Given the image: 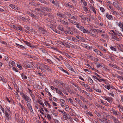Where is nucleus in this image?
I'll return each mask as SVG.
<instances>
[{"label":"nucleus","mask_w":123,"mask_h":123,"mask_svg":"<svg viewBox=\"0 0 123 123\" xmlns=\"http://www.w3.org/2000/svg\"><path fill=\"white\" fill-rule=\"evenodd\" d=\"M26 101L27 103L31 102V100L30 98L26 94L23 98Z\"/></svg>","instance_id":"1"},{"label":"nucleus","mask_w":123,"mask_h":123,"mask_svg":"<svg viewBox=\"0 0 123 123\" xmlns=\"http://www.w3.org/2000/svg\"><path fill=\"white\" fill-rule=\"evenodd\" d=\"M119 2L118 1H117L116 2H114L113 3V5L114 6L117 8L118 10H122L123 9V8L120 7L118 6Z\"/></svg>","instance_id":"2"},{"label":"nucleus","mask_w":123,"mask_h":123,"mask_svg":"<svg viewBox=\"0 0 123 123\" xmlns=\"http://www.w3.org/2000/svg\"><path fill=\"white\" fill-rule=\"evenodd\" d=\"M57 15L59 16L60 18L65 19L66 18V16L65 14L61 13L60 12H59L57 13Z\"/></svg>","instance_id":"3"},{"label":"nucleus","mask_w":123,"mask_h":123,"mask_svg":"<svg viewBox=\"0 0 123 123\" xmlns=\"http://www.w3.org/2000/svg\"><path fill=\"white\" fill-rule=\"evenodd\" d=\"M42 66L43 68H45L47 70L49 71H51V69L49 68V67L48 65L42 64Z\"/></svg>","instance_id":"4"},{"label":"nucleus","mask_w":123,"mask_h":123,"mask_svg":"<svg viewBox=\"0 0 123 123\" xmlns=\"http://www.w3.org/2000/svg\"><path fill=\"white\" fill-rule=\"evenodd\" d=\"M31 103V102H29V103H27V107L30 110V111L32 113L33 112V111L32 109V106L30 104V103Z\"/></svg>","instance_id":"5"},{"label":"nucleus","mask_w":123,"mask_h":123,"mask_svg":"<svg viewBox=\"0 0 123 123\" xmlns=\"http://www.w3.org/2000/svg\"><path fill=\"white\" fill-rule=\"evenodd\" d=\"M9 112H7L5 114L6 118V119L9 120L11 119V117L10 115L8 114V113Z\"/></svg>","instance_id":"6"},{"label":"nucleus","mask_w":123,"mask_h":123,"mask_svg":"<svg viewBox=\"0 0 123 123\" xmlns=\"http://www.w3.org/2000/svg\"><path fill=\"white\" fill-rule=\"evenodd\" d=\"M76 27L78 28L79 29L82 31H83L84 29V28L81 26L79 23L77 24Z\"/></svg>","instance_id":"7"},{"label":"nucleus","mask_w":123,"mask_h":123,"mask_svg":"<svg viewBox=\"0 0 123 123\" xmlns=\"http://www.w3.org/2000/svg\"><path fill=\"white\" fill-rule=\"evenodd\" d=\"M39 31L40 32H41L43 34H45V33L46 32V30L42 27L40 28V29Z\"/></svg>","instance_id":"8"},{"label":"nucleus","mask_w":123,"mask_h":123,"mask_svg":"<svg viewBox=\"0 0 123 123\" xmlns=\"http://www.w3.org/2000/svg\"><path fill=\"white\" fill-rule=\"evenodd\" d=\"M23 42L25 43L26 44V45L31 47V48H34L35 47L34 46L31 45V43L30 42L25 41H23Z\"/></svg>","instance_id":"9"},{"label":"nucleus","mask_w":123,"mask_h":123,"mask_svg":"<svg viewBox=\"0 0 123 123\" xmlns=\"http://www.w3.org/2000/svg\"><path fill=\"white\" fill-rule=\"evenodd\" d=\"M76 37L77 38V39H79L81 41L84 42H85V41L83 37H81L77 35L76 36Z\"/></svg>","instance_id":"10"},{"label":"nucleus","mask_w":123,"mask_h":123,"mask_svg":"<svg viewBox=\"0 0 123 123\" xmlns=\"http://www.w3.org/2000/svg\"><path fill=\"white\" fill-rule=\"evenodd\" d=\"M0 109L2 111L3 113H4V114H5L7 112H10V110L9 109H7L5 110L4 108H3V107L2 108H1Z\"/></svg>","instance_id":"11"},{"label":"nucleus","mask_w":123,"mask_h":123,"mask_svg":"<svg viewBox=\"0 0 123 123\" xmlns=\"http://www.w3.org/2000/svg\"><path fill=\"white\" fill-rule=\"evenodd\" d=\"M106 16L107 18L109 19L112 20V16L111 15H109L108 13H106Z\"/></svg>","instance_id":"12"},{"label":"nucleus","mask_w":123,"mask_h":123,"mask_svg":"<svg viewBox=\"0 0 123 123\" xmlns=\"http://www.w3.org/2000/svg\"><path fill=\"white\" fill-rule=\"evenodd\" d=\"M81 45L84 48H86L87 49H88L89 48H90V47H89L88 45L86 44H85L84 43H81Z\"/></svg>","instance_id":"13"},{"label":"nucleus","mask_w":123,"mask_h":123,"mask_svg":"<svg viewBox=\"0 0 123 123\" xmlns=\"http://www.w3.org/2000/svg\"><path fill=\"white\" fill-rule=\"evenodd\" d=\"M111 119H113L114 121V123H116L117 121L118 122V120L116 119L115 117L112 116L111 117Z\"/></svg>","instance_id":"14"},{"label":"nucleus","mask_w":123,"mask_h":123,"mask_svg":"<svg viewBox=\"0 0 123 123\" xmlns=\"http://www.w3.org/2000/svg\"><path fill=\"white\" fill-rule=\"evenodd\" d=\"M65 6L67 7H69V8H72L73 6L71 5H70L69 3H66L64 4Z\"/></svg>","instance_id":"15"},{"label":"nucleus","mask_w":123,"mask_h":123,"mask_svg":"<svg viewBox=\"0 0 123 123\" xmlns=\"http://www.w3.org/2000/svg\"><path fill=\"white\" fill-rule=\"evenodd\" d=\"M97 67L98 68L101 67L102 68H104V66L103 65H102L101 64L99 63L97 64Z\"/></svg>","instance_id":"16"},{"label":"nucleus","mask_w":123,"mask_h":123,"mask_svg":"<svg viewBox=\"0 0 123 123\" xmlns=\"http://www.w3.org/2000/svg\"><path fill=\"white\" fill-rule=\"evenodd\" d=\"M95 13H96V11L94 7L92 6H90L89 7Z\"/></svg>","instance_id":"17"},{"label":"nucleus","mask_w":123,"mask_h":123,"mask_svg":"<svg viewBox=\"0 0 123 123\" xmlns=\"http://www.w3.org/2000/svg\"><path fill=\"white\" fill-rule=\"evenodd\" d=\"M88 79L91 84H92L93 83V81L90 77H88Z\"/></svg>","instance_id":"18"},{"label":"nucleus","mask_w":123,"mask_h":123,"mask_svg":"<svg viewBox=\"0 0 123 123\" xmlns=\"http://www.w3.org/2000/svg\"><path fill=\"white\" fill-rule=\"evenodd\" d=\"M80 17L84 21L86 20L87 18L85 17L84 16L82 15H80Z\"/></svg>","instance_id":"19"},{"label":"nucleus","mask_w":123,"mask_h":123,"mask_svg":"<svg viewBox=\"0 0 123 123\" xmlns=\"http://www.w3.org/2000/svg\"><path fill=\"white\" fill-rule=\"evenodd\" d=\"M29 20V19L28 18H24L23 17V18L22 19V20L25 22H28Z\"/></svg>","instance_id":"20"},{"label":"nucleus","mask_w":123,"mask_h":123,"mask_svg":"<svg viewBox=\"0 0 123 123\" xmlns=\"http://www.w3.org/2000/svg\"><path fill=\"white\" fill-rule=\"evenodd\" d=\"M21 75L23 79H27V77L26 76H25V75L23 73H22L21 74Z\"/></svg>","instance_id":"21"},{"label":"nucleus","mask_w":123,"mask_h":123,"mask_svg":"<svg viewBox=\"0 0 123 123\" xmlns=\"http://www.w3.org/2000/svg\"><path fill=\"white\" fill-rule=\"evenodd\" d=\"M65 34L68 33V34H73V33L71 31H65Z\"/></svg>","instance_id":"22"},{"label":"nucleus","mask_w":123,"mask_h":123,"mask_svg":"<svg viewBox=\"0 0 123 123\" xmlns=\"http://www.w3.org/2000/svg\"><path fill=\"white\" fill-rule=\"evenodd\" d=\"M15 44L18 47H19L21 48H23L24 49H25V47L23 46L20 45L19 44H18L17 43H16Z\"/></svg>","instance_id":"23"},{"label":"nucleus","mask_w":123,"mask_h":123,"mask_svg":"<svg viewBox=\"0 0 123 123\" xmlns=\"http://www.w3.org/2000/svg\"><path fill=\"white\" fill-rule=\"evenodd\" d=\"M119 26L122 29L123 28V23L119 22L118 24Z\"/></svg>","instance_id":"24"},{"label":"nucleus","mask_w":123,"mask_h":123,"mask_svg":"<svg viewBox=\"0 0 123 123\" xmlns=\"http://www.w3.org/2000/svg\"><path fill=\"white\" fill-rule=\"evenodd\" d=\"M54 82L56 83H58L59 85L61 84V82H62L60 80H57L54 81Z\"/></svg>","instance_id":"25"},{"label":"nucleus","mask_w":123,"mask_h":123,"mask_svg":"<svg viewBox=\"0 0 123 123\" xmlns=\"http://www.w3.org/2000/svg\"><path fill=\"white\" fill-rule=\"evenodd\" d=\"M66 89L67 90L68 92L69 93H73V92L71 90V89L70 88L66 87Z\"/></svg>","instance_id":"26"},{"label":"nucleus","mask_w":123,"mask_h":123,"mask_svg":"<svg viewBox=\"0 0 123 123\" xmlns=\"http://www.w3.org/2000/svg\"><path fill=\"white\" fill-rule=\"evenodd\" d=\"M48 16L51 19H53L54 17L53 15L50 13H48Z\"/></svg>","instance_id":"27"},{"label":"nucleus","mask_w":123,"mask_h":123,"mask_svg":"<svg viewBox=\"0 0 123 123\" xmlns=\"http://www.w3.org/2000/svg\"><path fill=\"white\" fill-rule=\"evenodd\" d=\"M67 118V119H69L70 120H71L72 119V118L70 117V116L68 114L66 117Z\"/></svg>","instance_id":"28"},{"label":"nucleus","mask_w":123,"mask_h":123,"mask_svg":"<svg viewBox=\"0 0 123 123\" xmlns=\"http://www.w3.org/2000/svg\"><path fill=\"white\" fill-rule=\"evenodd\" d=\"M116 77H117V78L118 79H120L122 80H123V78L121 76H120L117 74H116L115 75Z\"/></svg>","instance_id":"29"},{"label":"nucleus","mask_w":123,"mask_h":123,"mask_svg":"<svg viewBox=\"0 0 123 123\" xmlns=\"http://www.w3.org/2000/svg\"><path fill=\"white\" fill-rule=\"evenodd\" d=\"M86 65L88 67V68H89L93 70H95V69L94 68L92 67L89 64H87Z\"/></svg>","instance_id":"30"},{"label":"nucleus","mask_w":123,"mask_h":123,"mask_svg":"<svg viewBox=\"0 0 123 123\" xmlns=\"http://www.w3.org/2000/svg\"><path fill=\"white\" fill-rule=\"evenodd\" d=\"M83 32L84 33H86L88 34H89L90 33V32L87 30H86L85 29H84L83 31Z\"/></svg>","instance_id":"31"},{"label":"nucleus","mask_w":123,"mask_h":123,"mask_svg":"<svg viewBox=\"0 0 123 123\" xmlns=\"http://www.w3.org/2000/svg\"><path fill=\"white\" fill-rule=\"evenodd\" d=\"M91 60H93L95 61H98V59L97 58H95L93 56L92 57V58H91Z\"/></svg>","instance_id":"32"},{"label":"nucleus","mask_w":123,"mask_h":123,"mask_svg":"<svg viewBox=\"0 0 123 123\" xmlns=\"http://www.w3.org/2000/svg\"><path fill=\"white\" fill-rule=\"evenodd\" d=\"M99 48L101 50H102L104 51H106V50L103 47L101 46H100L99 47Z\"/></svg>","instance_id":"33"},{"label":"nucleus","mask_w":123,"mask_h":123,"mask_svg":"<svg viewBox=\"0 0 123 123\" xmlns=\"http://www.w3.org/2000/svg\"><path fill=\"white\" fill-rule=\"evenodd\" d=\"M71 21V23L72 24H74L75 25H77V23L75 21H74L73 20H72V21Z\"/></svg>","instance_id":"34"},{"label":"nucleus","mask_w":123,"mask_h":123,"mask_svg":"<svg viewBox=\"0 0 123 123\" xmlns=\"http://www.w3.org/2000/svg\"><path fill=\"white\" fill-rule=\"evenodd\" d=\"M41 9L42 10H44L45 11H48V8L47 7H42Z\"/></svg>","instance_id":"35"},{"label":"nucleus","mask_w":123,"mask_h":123,"mask_svg":"<svg viewBox=\"0 0 123 123\" xmlns=\"http://www.w3.org/2000/svg\"><path fill=\"white\" fill-rule=\"evenodd\" d=\"M9 66L11 67H12L13 66V63L11 62H9Z\"/></svg>","instance_id":"36"},{"label":"nucleus","mask_w":123,"mask_h":123,"mask_svg":"<svg viewBox=\"0 0 123 123\" xmlns=\"http://www.w3.org/2000/svg\"><path fill=\"white\" fill-rule=\"evenodd\" d=\"M58 28L59 30H60L61 31H63V27L62 26H59L58 27Z\"/></svg>","instance_id":"37"},{"label":"nucleus","mask_w":123,"mask_h":123,"mask_svg":"<svg viewBox=\"0 0 123 123\" xmlns=\"http://www.w3.org/2000/svg\"><path fill=\"white\" fill-rule=\"evenodd\" d=\"M9 6L11 7L13 9H15V8H16L15 6L14 5H12V4H11L9 5Z\"/></svg>","instance_id":"38"},{"label":"nucleus","mask_w":123,"mask_h":123,"mask_svg":"<svg viewBox=\"0 0 123 123\" xmlns=\"http://www.w3.org/2000/svg\"><path fill=\"white\" fill-rule=\"evenodd\" d=\"M96 105L102 109H103L104 108V107L98 104L97 105Z\"/></svg>","instance_id":"39"},{"label":"nucleus","mask_w":123,"mask_h":123,"mask_svg":"<svg viewBox=\"0 0 123 123\" xmlns=\"http://www.w3.org/2000/svg\"><path fill=\"white\" fill-rule=\"evenodd\" d=\"M47 115V117L48 119L49 120H50L51 119V118L50 115L49 114H48Z\"/></svg>","instance_id":"40"},{"label":"nucleus","mask_w":123,"mask_h":123,"mask_svg":"<svg viewBox=\"0 0 123 123\" xmlns=\"http://www.w3.org/2000/svg\"><path fill=\"white\" fill-rule=\"evenodd\" d=\"M69 100L70 103H71L72 104V105L74 106V104L73 103V99L71 98H69Z\"/></svg>","instance_id":"41"},{"label":"nucleus","mask_w":123,"mask_h":123,"mask_svg":"<svg viewBox=\"0 0 123 123\" xmlns=\"http://www.w3.org/2000/svg\"><path fill=\"white\" fill-rule=\"evenodd\" d=\"M110 49L112 50L116 51H117L116 49L113 46H111L110 47Z\"/></svg>","instance_id":"42"},{"label":"nucleus","mask_w":123,"mask_h":123,"mask_svg":"<svg viewBox=\"0 0 123 123\" xmlns=\"http://www.w3.org/2000/svg\"><path fill=\"white\" fill-rule=\"evenodd\" d=\"M25 67L28 68H31V66L29 64H27L25 65Z\"/></svg>","instance_id":"43"},{"label":"nucleus","mask_w":123,"mask_h":123,"mask_svg":"<svg viewBox=\"0 0 123 123\" xmlns=\"http://www.w3.org/2000/svg\"><path fill=\"white\" fill-rule=\"evenodd\" d=\"M100 32L103 33H105V32L104 31L102 30H101L98 29V33H100Z\"/></svg>","instance_id":"44"},{"label":"nucleus","mask_w":123,"mask_h":123,"mask_svg":"<svg viewBox=\"0 0 123 123\" xmlns=\"http://www.w3.org/2000/svg\"><path fill=\"white\" fill-rule=\"evenodd\" d=\"M44 104L46 106H47V105L46 104H47L48 106H49V108H51V106L46 101L44 102Z\"/></svg>","instance_id":"45"},{"label":"nucleus","mask_w":123,"mask_h":123,"mask_svg":"<svg viewBox=\"0 0 123 123\" xmlns=\"http://www.w3.org/2000/svg\"><path fill=\"white\" fill-rule=\"evenodd\" d=\"M68 68L70 70L72 71H73L74 70L72 67L70 66H69Z\"/></svg>","instance_id":"46"},{"label":"nucleus","mask_w":123,"mask_h":123,"mask_svg":"<svg viewBox=\"0 0 123 123\" xmlns=\"http://www.w3.org/2000/svg\"><path fill=\"white\" fill-rule=\"evenodd\" d=\"M117 45L121 49H123V45L121 44H118Z\"/></svg>","instance_id":"47"},{"label":"nucleus","mask_w":123,"mask_h":123,"mask_svg":"<svg viewBox=\"0 0 123 123\" xmlns=\"http://www.w3.org/2000/svg\"><path fill=\"white\" fill-rule=\"evenodd\" d=\"M113 114L115 115H118V114L117 113V111H113Z\"/></svg>","instance_id":"48"},{"label":"nucleus","mask_w":123,"mask_h":123,"mask_svg":"<svg viewBox=\"0 0 123 123\" xmlns=\"http://www.w3.org/2000/svg\"><path fill=\"white\" fill-rule=\"evenodd\" d=\"M88 115H89L91 116H93V115L92 114V113L91 112H88L86 113Z\"/></svg>","instance_id":"49"},{"label":"nucleus","mask_w":123,"mask_h":123,"mask_svg":"<svg viewBox=\"0 0 123 123\" xmlns=\"http://www.w3.org/2000/svg\"><path fill=\"white\" fill-rule=\"evenodd\" d=\"M17 28V29L19 30H20V31H22V27L19 26V27H18Z\"/></svg>","instance_id":"50"},{"label":"nucleus","mask_w":123,"mask_h":123,"mask_svg":"<svg viewBox=\"0 0 123 123\" xmlns=\"http://www.w3.org/2000/svg\"><path fill=\"white\" fill-rule=\"evenodd\" d=\"M35 26L37 29H38V30H40V28L41 27H40L39 25H36Z\"/></svg>","instance_id":"51"},{"label":"nucleus","mask_w":123,"mask_h":123,"mask_svg":"<svg viewBox=\"0 0 123 123\" xmlns=\"http://www.w3.org/2000/svg\"><path fill=\"white\" fill-rule=\"evenodd\" d=\"M61 85L62 87H65L66 83H63L62 82H61Z\"/></svg>","instance_id":"52"},{"label":"nucleus","mask_w":123,"mask_h":123,"mask_svg":"<svg viewBox=\"0 0 123 123\" xmlns=\"http://www.w3.org/2000/svg\"><path fill=\"white\" fill-rule=\"evenodd\" d=\"M31 96L32 97V99L33 100L35 99V97L33 94H31Z\"/></svg>","instance_id":"53"},{"label":"nucleus","mask_w":123,"mask_h":123,"mask_svg":"<svg viewBox=\"0 0 123 123\" xmlns=\"http://www.w3.org/2000/svg\"><path fill=\"white\" fill-rule=\"evenodd\" d=\"M101 102L104 105H105L106 106H108V105H107V104L105 103H104V102L103 100H101Z\"/></svg>","instance_id":"54"},{"label":"nucleus","mask_w":123,"mask_h":123,"mask_svg":"<svg viewBox=\"0 0 123 123\" xmlns=\"http://www.w3.org/2000/svg\"><path fill=\"white\" fill-rule=\"evenodd\" d=\"M30 16H31V17H32L34 18H36V17L35 15H34V14L32 13L31 15Z\"/></svg>","instance_id":"55"},{"label":"nucleus","mask_w":123,"mask_h":123,"mask_svg":"<svg viewBox=\"0 0 123 123\" xmlns=\"http://www.w3.org/2000/svg\"><path fill=\"white\" fill-rule=\"evenodd\" d=\"M100 10L102 12H104L105 10L102 7H100Z\"/></svg>","instance_id":"56"},{"label":"nucleus","mask_w":123,"mask_h":123,"mask_svg":"<svg viewBox=\"0 0 123 123\" xmlns=\"http://www.w3.org/2000/svg\"><path fill=\"white\" fill-rule=\"evenodd\" d=\"M95 90L98 92L99 93H101V91L100 89H95Z\"/></svg>","instance_id":"57"},{"label":"nucleus","mask_w":123,"mask_h":123,"mask_svg":"<svg viewBox=\"0 0 123 123\" xmlns=\"http://www.w3.org/2000/svg\"><path fill=\"white\" fill-rule=\"evenodd\" d=\"M12 69L13 70L15 71V72H18V71L17 69L15 67H13L12 68Z\"/></svg>","instance_id":"58"},{"label":"nucleus","mask_w":123,"mask_h":123,"mask_svg":"<svg viewBox=\"0 0 123 123\" xmlns=\"http://www.w3.org/2000/svg\"><path fill=\"white\" fill-rule=\"evenodd\" d=\"M93 51L98 55L99 53V51L97 49H94Z\"/></svg>","instance_id":"59"},{"label":"nucleus","mask_w":123,"mask_h":123,"mask_svg":"<svg viewBox=\"0 0 123 123\" xmlns=\"http://www.w3.org/2000/svg\"><path fill=\"white\" fill-rule=\"evenodd\" d=\"M105 87L108 90L110 89V88H109V85H105Z\"/></svg>","instance_id":"60"},{"label":"nucleus","mask_w":123,"mask_h":123,"mask_svg":"<svg viewBox=\"0 0 123 123\" xmlns=\"http://www.w3.org/2000/svg\"><path fill=\"white\" fill-rule=\"evenodd\" d=\"M71 18L73 19H74L75 20H77V18H76V16H74L73 17H72Z\"/></svg>","instance_id":"61"},{"label":"nucleus","mask_w":123,"mask_h":123,"mask_svg":"<svg viewBox=\"0 0 123 123\" xmlns=\"http://www.w3.org/2000/svg\"><path fill=\"white\" fill-rule=\"evenodd\" d=\"M25 28H26L28 31H30V28L28 26L26 25L25 26Z\"/></svg>","instance_id":"62"},{"label":"nucleus","mask_w":123,"mask_h":123,"mask_svg":"<svg viewBox=\"0 0 123 123\" xmlns=\"http://www.w3.org/2000/svg\"><path fill=\"white\" fill-rule=\"evenodd\" d=\"M20 94L22 96V97L23 98L26 94H25L23 92H21Z\"/></svg>","instance_id":"63"},{"label":"nucleus","mask_w":123,"mask_h":123,"mask_svg":"<svg viewBox=\"0 0 123 123\" xmlns=\"http://www.w3.org/2000/svg\"><path fill=\"white\" fill-rule=\"evenodd\" d=\"M17 65L18 67L20 69H21L22 68V67L21 66V65H19L18 64H17Z\"/></svg>","instance_id":"64"}]
</instances>
